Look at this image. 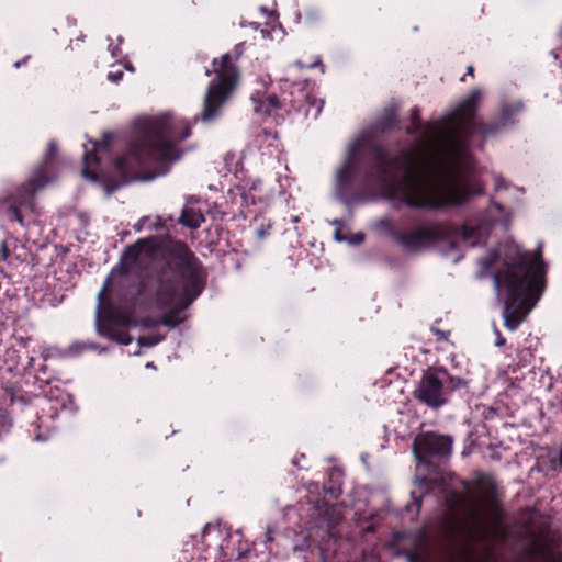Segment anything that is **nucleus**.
<instances>
[{
  "label": "nucleus",
  "mask_w": 562,
  "mask_h": 562,
  "mask_svg": "<svg viewBox=\"0 0 562 562\" xmlns=\"http://www.w3.org/2000/svg\"><path fill=\"white\" fill-rule=\"evenodd\" d=\"M480 97L481 90L474 89L452 113L420 126L409 150L380 166L379 183L389 199L413 209L438 210L483 193L470 191L458 173L471 164L468 139Z\"/></svg>",
  "instance_id": "f257e3e1"
},
{
  "label": "nucleus",
  "mask_w": 562,
  "mask_h": 562,
  "mask_svg": "<svg viewBox=\"0 0 562 562\" xmlns=\"http://www.w3.org/2000/svg\"><path fill=\"white\" fill-rule=\"evenodd\" d=\"M502 260V269L494 274V288L503 297L504 326L515 331L526 319L543 289L544 266L537 252L529 254L507 243L502 245L492 261Z\"/></svg>",
  "instance_id": "f03ea898"
},
{
  "label": "nucleus",
  "mask_w": 562,
  "mask_h": 562,
  "mask_svg": "<svg viewBox=\"0 0 562 562\" xmlns=\"http://www.w3.org/2000/svg\"><path fill=\"white\" fill-rule=\"evenodd\" d=\"M144 140L135 144L128 154L115 161L117 171L123 176L149 160L164 164L178 160L181 153L177 149V144L191 134L187 120L170 115L144 119Z\"/></svg>",
  "instance_id": "7ed1b4c3"
},
{
  "label": "nucleus",
  "mask_w": 562,
  "mask_h": 562,
  "mask_svg": "<svg viewBox=\"0 0 562 562\" xmlns=\"http://www.w3.org/2000/svg\"><path fill=\"white\" fill-rule=\"evenodd\" d=\"M215 74L204 98L201 115L203 122H210L217 116L236 86L238 74L228 54L222 56L220 65L215 67Z\"/></svg>",
  "instance_id": "20e7f679"
},
{
  "label": "nucleus",
  "mask_w": 562,
  "mask_h": 562,
  "mask_svg": "<svg viewBox=\"0 0 562 562\" xmlns=\"http://www.w3.org/2000/svg\"><path fill=\"white\" fill-rule=\"evenodd\" d=\"M183 278L184 280L176 284L160 283L156 294V303L160 308L173 306L177 311H182L198 297L204 286L202 271L190 269Z\"/></svg>",
  "instance_id": "39448f33"
},
{
  "label": "nucleus",
  "mask_w": 562,
  "mask_h": 562,
  "mask_svg": "<svg viewBox=\"0 0 562 562\" xmlns=\"http://www.w3.org/2000/svg\"><path fill=\"white\" fill-rule=\"evenodd\" d=\"M452 441L449 437L437 434H423L415 438L413 452L417 461L423 462L427 456H449Z\"/></svg>",
  "instance_id": "423d86ee"
},
{
  "label": "nucleus",
  "mask_w": 562,
  "mask_h": 562,
  "mask_svg": "<svg viewBox=\"0 0 562 562\" xmlns=\"http://www.w3.org/2000/svg\"><path fill=\"white\" fill-rule=\"evenodd\" d=\"M417 398L431 407L446 403L441 380L434 372H427L416 390Z\"/></svg>",
  "instance_id": "0eeeda50"
},
{
  "label": "nucleus",
  "mask_w": 562,
  "mask_h": 562,
  "mask_svg": "<svg viewBox=\"0 0 562 562\" xmlns=\"http://www.w3.org/2000/svg\"><path fill=\"white\" fill-rule=\"evenodd\" d=\"M150 256V244L147 240H139L124 252L121 263L126 269H131L134 265H142Z\"/></svg>",
  "instance_id": "6e6552de"
},
{
  "label": "nucleus",
  "mask_w": 562,
  "mask_h": 562,
  "mask_svg": "<svg viewBox=\"0 0 562 562\" xmlns=\"http://www.w3.org/2000/svg\"><path fill=\"white\" fill-rule=\"evenodd\" d=\"M490 223H483L479 226H474L468 223L462 228V240L467 246L474 247L485 241L490 233Z\"/></svg>",
  "instance_id": "1a4fd4ad"
},
{
  "label": "nucleus",
  "mask_w": 562,
  "mask_h": 562,
  "mask_svg": "<svg viewBox=\"0 0 562 562\" xmlns=\"http://www.w3.org/2000/svg\"><path fill=\"white\" fill-rule=\"evenodd\" d=\"M431 239V234L427 229H417L412 233L401 235L400 243L409 251H416L424 247Z\"/></svg>",
  "instance_id": "9d476101"
},
{
  "label": "nucleus",
  "mask_w": 562,
  "mask_h": 562,
  "mask_svg": "<svg viewBox=\"0 0 562 562\" xmlns=\"http://www.w3.org/2000/svg\"><path fill=\"white\" fill-rule=\"evenodd\" d=\"M361 146V142L356 139L349 147L348 155L344 165L337 172V182L339 186H342L347 182L352 173L353 165H355V155Z\"/></svg>",
  "instance_id": "9b49d317"
},
{
  "label": "nucleus",
  "mask_w": 562,
  "mask_h": 562,
  "mask_svg": "<svg viewBox=\"0 0 562 562\" xmlns=\"http://www.w3.org/2000/svg\"><path fill=\"white\" fill-rule=\"evenodd\" d=\"M521 111L522 103L519 100L503 103L501 106L498 125L505 127L514 124Z\"/></svg>",
  "instance_id": "f8f14e48"
},
{
  "label": "nucleus",
  "mask_w": 562,
  "mask_h": 562,
  "mask_svg": "<svg viewBox=\"0 0 562 562\" xmlns=\"http://www.w3.org/2000/svg\"><path fill=\"white\" fill-rule=\"evenodd\" d=\"M106 149V145L105 143H101V144H95V143H92L91 144V150L92 153H88V150H86L85 155H83V162H85V168L82 169V176L87 179H90L91 181H97V176L92 172H90V168H92L94 165L98 164V157H97V154L103 151Z\"/></svg>",
  "instance_id": "ddd939ff"
},
{
  "label": "nucleus",
  "mask_w": 562,
  "mask_h": 562,
  "mask_svg": "<svg viewBox=\"0 0 562 562\" xmlns=\"http://www.w3.org/2000/svg\"><path fill=\"white\" fill-rule=\"evenodd\" d=\"M56 153V145L54 142H50L48 145V150L44 158V164L35 171L34 177L32 179V186L34 187V189L43 188L50 182V180L45 177V166L48 164L50 159H53Z\"/></svg>",
  "instance_id": "4468645a"
},
{
  "label": "nucleus",
  "mask_w": 562,
  "mask_h": 562,
  "mask_svg": "<svg viewBox=\"0 0 562 562\" xmlns=\"http://www.w3.org/2000/svg\"><path fill=\"white\" fill-rule=\"evenodd\" d=\"M203 222L202 213L193 209H184L179 218V223L189 228H198Z\"/></svg>",
  "instance_id": "2eb2a0df"
},
{
  "label": "nucleus",
  "mask_w": 562,
  "mask_h": 562,
  "mask_svg": "<svg viewBox=\"0 0 562 562\" xmlns=\"http://www.w3.org/2000/svg\"><path fill=\"white\" fill-rule=\"evenodd\" d=\"M279 106H280V103H279V100L277 99V97L271 95V97H268L266 100L260 101L258 104H256L255 111L262 115H269L273 110L278 109Z\"/></svg>",
  "instance_id": "dca6fc26"
},
{
  "label": "nucleus",
  "mask_w": 562,
  "mask_h": 562,
  "mask_svg": "<svg viewBox=\"0 0 562 562\" xmlns=\"http://www.w3.org/2000/svg\"><path fill=\"white\" fill-rule=\"evenodd\" d=\"M161 341V337L159 335H153L147 337H139L138 345L140 347H153Z\"/></svg>",
  "instance_id": "f3484780"
},
{
  "label": "nucleus",
  "mask_w": 562,
  "mask_h": 562,
  "mask_svg": "<svg viewBox=\"0 0 562 562\" xmlns=\"http://www.w3.org/2000/svg\"><path fill=\"white\" fill-rule=\"evenodd\" d=\"M308 102H310V104H308L307 113H311L313 108H315V112L313 115H314V117H317L323 110L324 101L323 100H319V101H316V100L310 101L308 100Z\"/></svg>",
  "instance_id": "a211bd4d"
},
{
  "label": "nucleus",
  "mask_w": 562,
  "mask_h": 562,
  "mask_svg": "<svg viewBox=\"0 0 562 562\" xmlns=\"http://www.w3.org/2000/svg\"><path fill=\"white\" fill-rule=\"evenodd\" d=\"M109 283H110V277L105 280L103 288L98 293L97 322L100 318V310H101V305H102L103 294H104Z\"/></svg>",
  "instance_id": "6ab92c4d"
},
{
  "label": "nucleus",
  "mask_w": 562,
  "mask_h": 562,
  "mask_svg": "<svg viewBox=\"0 0 562 562\" xmlns=\"http://www.w3.org/2000/svg\"><path fill=\"white\" fill-rule=\"evenodd\" d=\"M450 383L453 389H462L467 386V381L462 378H450Z\"/></svg>",
  "instance_id": "aec40b11"
},
{
  "label": "nucleus",
  "mask_w": 562,
  "mask_h": 562,
  "mask_svg": "<svg viewBox=\"0 0 562 562\" xmlns=\"http://www.w3.org/2000/svg\"><path fill=\"white\" fill-rule=\"evenodd\" d=\"M123 76V72L122 70H111L109 74H108V78L109 80H111L112 82H119L120 79L122 78Z\"/></svg>",
  "instance_id": "412c9836"
},
{
  "label": "nucleus",
  "mask_w": 562,
  "mask_h": 562,
  "mask_svg": "<svg viewBox=\"0 0 562 562\" xmlns=\"http://www.w3.org/2000/svg\"><path fill=\"white\" fill-rule=\"evenodd\" d=\"M181 322V319L179 321H173L171 318V315H165L161 319V323L168 327H176L179 323Z\"/></svg>",
  "instance_id": "4be33fe9"
},
{
  "label": "nucleus",
  "mask_w": 562,
  "mask_h": 562,
  "mask_svg": "<svg viewBox=\"0 0 562 562\" xmlns=\"http://www.w3.org/2000/svg\"><path fill=\"white\" fill-rule=\"evenodd\" d=\"M494 130L495 128L490 125H479V131L484 137L492 135L494 133Z\"/></svg>",
  "instance_id": "5701e85b"
},
{
  "label": "nucleus",
  "mask_w": 562,
  "mask_h": 562,
  "mask_svg": "<svg viewBox=\"0 0 562 562\" xmlns=\"http://www.w3.org/2000/svg\"><path fill=\"white\" fill-rule=\"evenodd\" d=\"M111 338L115 339L117 342L122 345H128L132 342V337L128 335H120V336H111Z\"/></svg>",
  "instance_id": "b1692460"
},
{
  "label": "nucleus",
  "mask_w": 562,
  "mask_h": 562,
  "mask_svg": "<svg viewBox=\"0 0 562 562\" xmlns=\"http://www.w3.org/2000/svg\"><path fill=\"white\" fill-rule=\"evenodd\" d=\"M494 334L496 336L495 346L502 347L505 345L506 340L503 338L498 328L494 327Z\"/></svg>",
  "instance_id": "393cba45"
},
{
  "label": "nucleus",
  "mask_w": 562,
  "mask_h": 562,
  "mask_svg": "<svg viewBox=\"0 0 562 562\" xmlns=\"http://www.w3.org/2000/svg\"><path fill=\"white\" fill-rule=\"evenodd\" d=\"M363 239H364L363 234H361V233H357V234H356V235H353L350 239H348V243H349L350 245H356V244H360V243H362V241H363Z\"/></svg>",
  "instance_id": "a878e982"
},
{
  "label": "nucleus",
  "mask_w": 562,
  "mask_h": 562,
  "mask_svg": "<svg viewBox=\"0 0 562 562\" xmlns=\"http://www.w3.org/2000/svg\"><path fill=\"white\" fill-rule=\"evenodd\" d=\"M494 186L496 190H501L503 188V179L501 176H494Z\"/></svg>",
  "instance_id": "bb28decb"
},
{
  "label": "nucleus",
  "mask_w": 562,
  "mask_h": 562,
  "mask_svg": "<svg viewBox=\"0 0 562 562\" xmlns=\"http://www.w3.org/2000/svg\"><path fill=\"white\" fill-rule=\"evenodd\" d=\"M8 256H9V254H8V249L5 247V244L2 243L1 244V250H0V259L7 260Z\"/></svg>",
  "instance_id": "cd10ccee"
},
{
  "label": "nucleus",
  "mask_w": 562,
  "mask_h": 562,
  "mask_svg": "<svg viewBox=\"0 0 562 562\" xmlns=\"http://www.w3.org/2000/svg\"><path fill=\"white\" fill-rule=\"evenodd\" d=\"M395 111L396 109L395 108H392L391 111H390V115L387 117V123H385L386 126H389L393 121H394V117H395Z\"/></svg>",
  "instance_id": "c85d7f7f"
},
{
  "label": "nucleus",
  "mask_w": 562,
  "mask_h": 562,
  "mask_svg": "<svg viewBox=\"0 0 562 562\" xmlns=\"http://www.w3.org/2000/svg\"><path fill=\"white\" fill-rule=\"evenodd\" d=\"M119 186L110 187L104 184V192L105 195L109 196Z\"/></svg>",
  "instance_id": "c756f323"
},
{
  "label": "nucleus",
  "mask_w": 562,
  "mask_h": 562,
  "mask_svg": "<svg viewBox=\"0 0 562 562\" xmlns=\"http://www.w3.org/2000/svg\"><path fill=\"white\" fill-rule=\"evenodd\" d=\"M479 263H480L484 269H488V268L491 267V265H492V261L480 259V260H479Z\"/></svg>",
  "instance_id": "7c9ffc66"
},
{
  "label": "nucleus",
  "mask_w": 562,
  "mask_h": 562,
  "mask_svg": "<svg viewBox=\"0 0 562 562\" xmlns=\"http://www.w3.org/2000/svg\"><path fill=\"white\" fill-rule=\"evenodd\" d=\"M12 212H13V216H14V218H15L20 224H22V218H21V216H20V214H19L18 209H13V210H12Z\"/></svg>",
  "instance_id": "2f4dec72"
},
{
  "label": "nucleus",
  "mask_w": 562,
  "mask_h": 562,
  "mask_svg": "<svg viewBox=\"0 0 562 562\" xmlns=\"http://www.w3.org/2000/svg\"><path fill=\"white\" fill-rule=\"evenodd\" d=\"M145 221H146V218H145V217L140 218V220L137 222V224L135 225V229L139 232V231L142 229V227H143V225H144V222H145Z\"/></svg>",
  "instance_id": "473e14b6"
},
{
  "label": "nucleus",
  "mask_w": 562,
  "mask_h": 562,
  "mask_svg": "<svg viewBox=\"0 0 562 562\" xmlns=\"http://www.w3.org/2000/svg\"><path fill=\"white\" fill-rule=\"evenodd\" d=\"M335 239L338 240V241L345 240L344 237H340L339 229L335 231Z\"/></svg>",
  "instance_id": "72a5a7b5"
},
{
  "label": "nucleus",
  "mask_w": 562,
  "mask_h": 562,
  "mask_svg": "<svg viewBox=\"0 0 562 562\" xmlns=\"http://www.w3.org/2000/svg\"><path fill=\"white\" fill-rule=\"evenodd\" d=\"M412 116L413 119H418L419 117V111L417 109H415L412 113Z\"/></svg>",
  "instance_id": "f704fd0d"
},
{
  "label": "nucleus",
  "mask_w": 562,
  "mask_h": 562,
  "mask_svg": "<svg viewBox=\"0 0 562 562\" xmlns=\"http://www.w3.org/2000/svg\"><path fill=\"white\" fill-rule=\"evenodd\" d=\"M153 178H154L153 176H149L146 178H132L131 180H151Z\"/></svg>",
  "instance_id": "c9c22d12"
},
{
  "label": "nucleus",
  "mask_w": 562,
  "mask_h": 562,
  "mask_svg": "<svg viewBox=\"0 0 562 562\" xmlns=\"http://www.w3.org/2000/svg\"><path fill=\"white\" fill-rule=\"evenodd\" d=\"M550 562H562V555H559L558 558H552V561Z\"/></svg>",
  "instance_id": "e433bc0d"
},
{
  "label": "nucleus",
  "mask_w": 562,
  "mask_h": 562,
  "mask_svg": "<svg viewBox=\"0 0 562 562\" xmlns=\"http://www.w3.org/2000/svg\"><path fill=\"white\" fill-rule=\"evenodd\" d=\"M467 74L473 76V67L472 66H469L467 68Z\"/></svg>",
  "instance_id": "4c0bfd02"
},
{
  "label": "nucleus",
  "mask_w": 562,
  "mask_h": 562,
  "mask_svg": "<svg viewBox=\"0 0 562 562\" xmlns=\"http://www.w3.org/2000/svg\"><path fill=\"white\" fill-rule=\"evenodd\" d=\"M333 224L336 225L337 227H340L341 226V221L339 220H334L333 221Z\"/></svg>",
  "instance_id": "58836bf2"
},
{
  "label": "nucleus",
  "mask_w": 562,
  "mask_h": 562,
  "mask_svg": "<svg viewBox=\"0 0 562 562\" xmlns=\"http://www.w3.org/2000/svg\"><path fill=\"white\" fill-rule=\"evenodd\" d=\"M259 236L263 238L266 236V232L263 229L259 231Z\"/></svg>",
  "instance_id": "ea45409f"
},
{
  "label": "nucleus",
  "mask_w": 562,
  "mask_h": 562,
  "mask_svg": "<svg viewBox=\"0 0 562 562\" xmlns=\"http://www.w3.org/2000/svg\"><path fill=\"white\" fill-rule=\"evenodd\" d=\"M119 270H120V268H114V269L112 270V272H111V276H112V274H115Z\"/></svg>",
  "instance_id": "a19ab883"
},
{
  "label": "nucleus",
  "mask_w": 562,
  "mask_h": 562,
  "mask_svg": "<svg viewBox=\"0 0 562 562\" xmlns=\"http://www.w3.org/2000/svg\"><path fill=\"white\" fill-rule=\"evenodd\" d=\"M146 368H154L153 362H148V363L146 364Z\"/></svg>",
  "instance_id": "79ce46f5"
},
{
  "label": "nucleus",
  "mask_w": 562,
  "mask_h": 562,
  "mask_svg": "<svg viewBox=\"0 0 562 562\" xmlns=\"http://www.w3.org/2000/svg\"><path fill=\"white\" fill-rule=\"evenodd\" d=\"M490 533H491V531H488V530L483 531L484 537L488 536Z\"/></svg>",
  "instance_id": "37998d69"
},
{
  "label": "nucleus",
  "mask_w": 562,
  "mask_h": 562,
  "mask_svg": "<svg viewBox=\"0 0 562 562\" xmlns=\"http://www.w3.org/2000/svg\"><path fill=\"white\" fill-rule=\"evenodd\" d=\"M111 54H112V56H113V57H115V56H116L115 50H111Z\"/></svg>",
  "instance_id": "c03bdc74"
},
{
  "label": "nucleus",
  "mask_w": 562,
  "mask_h": 562,
  "mask_svg": "<svg viewBox=\"0 0 562 562\" xmlns=\"http://www.w3.org/2000/svg\"><path fill=\"white\" fill-rule=\"evenodd\" d=\"M260 10H261L262 13H267L265 8H260Z\"/></svg>",
  "instance_id": "a18cd8bd"
},
{
  "label": "nucleus",
  "mask_w": 562,
  "mask_h": 562,
  "mask_svg": "<svg viewBox=\"0 0 562 562\" xmlns=\"http://www.w3.org/2000/svg\"><path fill=\"white\" fill-rule=\"evenodd\" d=\"M20 65H21V63H20V61H16L14 66H15V67H20Z\"/></svg>",
  "instance_id": "49530a36"
},
{
  "label": "nucleus",
  "mask_w": 562,
  "mask_h": 562,
  "mask_svg": "<svg viewBox=\"0 0 562 562\" xmlns=\"http://www.w3.org/2000/svg\"><path fill=\"white\" fill-rule=\"evenodd\" d=\"M319 64H321L319 61H316V63H314V64L312 65V67L317 66V65H319Z\"/></svg>",
  "instance_id": "de8ad7c7"
},
{
  "label": "nucleus",
  "mask_w": 562,
  "mask_h": 562,
  "mask_svg": "<svg viewBox=\"0 0 562 562\" xmlns=\"http://www.w3.org/2000/svg\"><path fill=\"white\" fill-rule=\"evenodd\" d=\"M297 67L302 68V64L300 61L296 63Z\"/></svg>",
  "instance_id": "09e8293b"
}]
</instances>
